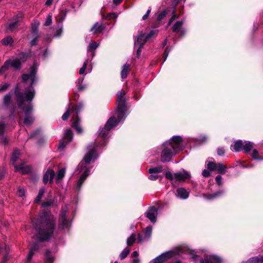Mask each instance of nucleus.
<instances>
[{"label":"nucleus","mask_w":263,"mask_h":263,"mask_svg":"<svg viewBox=\"0 0 263 263\" xmlns=\"http://www.w3.org/2000/svg\"><path fill=\"white\" fill-rule=\"evenodd\" d=\"M37 65L34 64L30 68L29 73H25L22 76V82L25 84L27 81H29L30 86L25 89L24 92L20 91V85L15 86L14 93L16 97V103L20 109L22 110L25 114L24 123L26 125L32 124L34 119L31 115L32 110L31 101L34 98L35 91L32 87V85L36 81V73Z\"/></svg>","instance_id":"nucleus-1"},{"label":"nucleus","mask_w":263,"mask_h":263,"mask_svg":"<svg viewBox=\"0 0 263 263\" xmlns=\"http://www.w3.org/2000/svg\"><path fill=\"white\" fill-rule=\"evenodd\" d=\"M184 148L182 138L179 136H174L170 140L164 142L160 147L155 149L156 154L161 152V160L162 162H169L172 157Z\"/></svg>","instance_id":"nucleus-2"},{"label":"nucleus","mask_w":263,"mask_h":263,"mask_svg":"<svg viewBox=\"0 0 263 263\" xmlns=\"http://www.w3.org/2000/svg\"><path fill=\"white\" fill-rule=\"evenodd\" d=\"M96 147L95 143H91L88 146L87 153L77 166V170L75 173L76 175H81L77 185L78 190H80L83 183L90 174V168L87 165L91 162L95 161L98 158Z\"/></svg>","instance_id":"nucleus-3"},{"label":"nucleus","mask_w":263,"mask_h":263,"mask_svg":"<svg viewBox=\"0 0 263 263\" xmlns=\"http://www.w3.org/2000/svg\"><path fill=\"white\" fill-rule=\"evenodd\" d=\"M55 226V220L47 212H44L39 221V226L36 228V237L40 241L48 240L52 235Z\"/></svg>","instance_id":"nucleus-4"},{"label":"nucleus","mask_w":263,"mask_h":263,"mask_svg":"<svg viewBox=\"0 0 263 263\" xmlns=\"http://www.w3.org/2000/svg\"><path fill=\"white\" fill-rule=\"evenodd\" d=\"M83 107L81 103L76 106L71 103H69L66 112L62 116V118L63 121L66 120L70 116H71L73 121L72 123V127H73L79 134L82 133L83 130L81 128L80 122V119L78 115Z\"/></svg>","instance_id":"nucleus-5"},{"label":"nucleus","mask_w":263,"mask_h":263,"mask_svg":"<svg viewBox=\"0 0 263 263\" xmlns=\"http://www.w3.org/2000/svg\"><path fill=\"white\" fill-rule=\"evenodd\" d=\"M184 254L191 255V257L194 259L196 257V256L193 253V252L190 249L185 248L177 247L173 250L162 253L151 260L149 263H163L176 255H183Z\"/></svg>","instance_id":"nucleus-6"},{"label":"nucleus","mask_w":263,"mask_h":263,"mask_svg":"<svg viewBox=\"0 0 263 263\" xmlns=\"http://www.w3.org/2000/svg\"><path fill=\"white\" fill-rule=\"evenodd\" d=\"M125 91L122 89L117 93V107L116 110V119L118 123L123 121L126 118V105L124 97Z\"/></svg>","instance_id":"nucleus-7"},{"label":"nucleus","mask_w":263,"mask_h":263,"mask_svg":"<svg viewBox=\"0 0 263 263\" xmlns=\"http://www.w3.org/2000/svg\"><path fill=\"white\" fill-rule=\"evenodd\" d=\"M119 123H118L116 118L113 116L111 117L107 121L105 126L101 130H99V139L102 141L103 143L100 144L98 143L99 145H103L105 143L106 140L108 138V135L109 131L113 127L116 126Z\"/></svg>","instance_id":"nucleus-8"},{"label":"nucleus","mask_w":263,"mask_h":263,"mask_svg":"<svg viewBox=\"0 0 263 263\" xmlns=\"http://www.w3.org/2000/svg\"><path fill=\"white\" fill-rule=\"evenodd\" d=\"M21 67V61L18 58L9 59L5 61L4 65L0 68V74L6 71L10 67L14 70L19 69Z\"/></svg>","instance_id":"nucleus-9"},{"label":"nucleus","mask_w":263,"mask_h":263,"mask_svg":"<svg viewBox=\"0 0 263 263\" xmlns=\"http://www.w3.org/2000/svg\"><path fill=\"white\" fill-rule=\"evenodd\" d=\"M68 208L67 205L62 208L60 215V227L62 229H68L70 226L71 223L66 217V213Z\"/></svg>","instance_id":"nucleus-10"},{"label":"nucleus","mask_w":263,"mask_h":263,"mask_svg":"<svg viewBox=\"0 0 263 263\" xmlns=\"http://www.w3.org/2000/svg\"><path fill=\"white\" fill-rule=\"evenodd\" d=\"M157 33V32L156 30H152L147 34H145V33H141L139 34L137 40L135 41V48H136L137 46L142 47L147 40Z\"/></svg>","instance_id":"nucleus-11"},{"label":"nucleus","mask_w":263,"mask_h":263,"mask_svg":"<svg viewBox=\"0 0 263 263\" xmlns=\"http://www.w3.org/2000/svg\"><path fill=\"white\" fill-rule=\"evenodd\" d=\"M191 177V174L184 170L174 174V181L176 182L184 181Z\"/></svg>","instance_id":"nucleus-12"},{"label":"nucleus","mask_w":263,"mask_h":263,"mask_svg":"<svg viewBox=\"0 0 263 263\" xmlns=\"http://www.w3.org/2000/svg\"><path fill=\"white\" fill-rule=\"evenodd\" d=\"M144 236H142V234L138 233V243H142L144 241H147L151 238L152 233V227H147L143 231Z\"/></svg>","instance_id":"nucleus-13"},{"label":"nucleus","mask_w":263,"mask_h":263,"mask_svg":"<svg viewBox=\"0 0 263 263\" xmlns=\"http://www.w3.org/2000/svg\"><path fill=\"white\" fill-rule=\"evenodd\" d=\"M190 190L183 187H179L176 190V196L181 199L185 200L188 198Z\"/></svg>","instance_id":"nucleus-14"},{"label":"nucleus","mask_w":263,"mask_h":263,"mask_svg":"<svg viewBox=\"0 0 263 263\" xmlns=\"http://www.w3.org/2000/svg\"><path fill=\"white\" fill-rule=\"evenodd\" d=\"M157 215V209L154 206L149 208L145 213L146 217L148 218L151 222H155L156 221V216Z\"/></svg>","instance_id":"nucleus-15"},{"label":"nucleus","mask_w":263,"mask_h":263,"mask_svg":"<svg viewBox=\"0 0 263 263\" xmlns=\"http://www.w3.org/2000/svg\"><path fill=\"white\" fill-rule=\"evenodd\" d=\"M15 171L20 172L23 174H27L29 173L31 171V167L27 165H25L24 163H21L19 165H14Z\"/></svg>","instance_id":"nucleus-16"},{"label":"nucleus","mask_w":263,"mask_h":263,"mask_svg":"<svg viewBox=\"0 0 263 263\" xmlns=\"http://www.w3.org/2000/svg\"><path fill=\"white\" fill-rule=\"evenodd\" d=\"M220 261V258L217 256L206 255L204 257V260H201L200 263H219Z\"/></svg>","instance_id":"nucleus-17"},{"label":"nucleus","mask_w":263,"mask_h":263,"mask_svg":"<svg viewBox=\"0 0 263 263\" xmlns=\"http://www.w3.org/2000/svg\"><path fill=\"white\" fill-rule=\"evenodd\" d=\"M54 176V172L52 170L48 169L44 175V183L46 184L48 182L49 180L50 181V183H52L53 182V179Z\"/></svg>","instance_id":"nucleus-18"},{"label":"nucleus","mask_w":263,"mask_h":263,"mask_svg":"<svg viewBox=\"0 0 263 263\" xmlns=\"http://www.w3.org/2000/svg\"><path fill=\"white\" fill-rule=\"evenodd\" d=\"M105 28V26L102 22H97L91 28V31L93 32V33H101Z\"/></svg>","instance_id":"nucleus-19"},{"label":"nucleus","mask_w":263,"mask_h":263,"mask_svg":"<svg viewBox=\"0 0 263 263\" xmlns=\"http://www.w3.org/2000/svg\"><path fill=\"white\" fill-rule=\"evenodd\" d=\"M183 21H177L174 25L172 30L174 32H178L181 31V34L183 35L185 33V30L183 29H181V27L183 25Z\"/></svg>","instance_id":"nucleus-20"},{"label":"nucleus","mask_w":263,"mask_h":263,"mask_svg":"<svg viewBox=\"0 0 263 263\" xmlns=\"http://www.w3.org/2000/svg\"><path fill=\"white\" fill-rule=\"evenodd\" d=\"M22 16H23L22 14L20 13L16 16V18H15L14 21L10 22V23L9 24V27H8V29L10 31H13L15 29L18 22L20 21V20L22 17Z\"/></svg>","instance_id":"nucleus-21"},{"label":"nucleus","mask_w":263,"mask_h":263,"mask_svg":"<svg viewBox=\"0 0 263 263\" xmlns=\"http://www.w3.org/2000/svg\"><path fill=\"white\" fill-rule=\"evenodd\" d=\"M129 70L130 65L129 64L126 63L122 67V69L121 71V77L122 79H124L127 77L128 72L129 71Z\"/></svg>","instance_id":"nucleus-22"},{"label":"nucleus","mask_w":263,"mask_h":263,"mask_svg":"<svg viewBox=\"0 0 263 263\" xmlns=\"http://www.w3.org/2000/svg\"><path fill=\"white\" fill-rule=\"evenodd\" d=\"M39 248H40V247H39V245L38 243H35L32 246V247L30 249L29 254H28L27 258H26V259L28 261H29L31 260V259L33 256L34 252L35 251H36L38 249H39Z\"/></svg>","instance_id":"nucleus-23"},{"label":"nucleus","mask_w":263,"mask_h":263,"mask_svg":"<svg viewBox=\"0 0 263 263\" xmlns=\"http://www.w3.org/2000/svg\"><path fill=\"white\" fill-rule=\"evenodd\" d=\"M12 104V97L10 93L4 96L3 98V105L5 107H9Z\"/></svg>","instance_id":"nucleus-24"},{"label":"nucleus","mask_w":263,"mask_h":263,"mask_svg":"<svg viewBox=\"0 0 263 263\" xmlns=\"http://www.w3.org/2000/svg\"><path fill=\"white\" fill-rule=\"evenodd\" d=\"M243 143L241 140H237L234 142L233 150L239 152L242 150Z\"/></svg>","instance_id":"nucleus-25"},{"label":"nucleus","mask_w":263,"mask_h":263,"mask_svg":"<svg viewBox=\"0 0 263 263\" xmlns=\"http://www.w3.org/2000/svg\"><path fill=\"white\" fill-rule=\"evenodd\" d=\"M13 39L10 36H7L1 41L2 44L4 46H12L13 44Z\"/></svg>","instance_id":"nucleus-26"},{"label":"nucleus","mask_w":263,"mask_h":263,"mask_svg":"<svg viewBox=\"0 0 263 263\" xmlns=\"http://www.w3.org/2000/svg\"><path fill=\"white\" fill-rule=\"evenodd\" d=\"M253 147V143L249 141H245L243 143L242 150L245 151L246 153H248L250 152Z\"/></svg>","instance_id":"nucleus-27"},{"label":"nucleus","mask_w":263,"mask_h":263,"mask_svg":"<svg viewBox=\"0 0 263 263\" xmlns=\"http://www.w3.org/2000/svg\"><path fill=\"white\" fill-rule=\"evenodd\" d=\"M20 156V152L17 149L14 150V152H13V153L12 154V156H11V161L12 162V164L14 166L15 165V163L17 160V159H18Z\"/></svg>","instance_id":"nucleus-28"},{"label":"nucleus","mask_w":263,"mask_h":263,"mask_svg":"<svg viewBox=\"0 0 263 263\" xmlns=\"http://www.w3.org/2000/svg\"><path fill=\"white\" fill-rule=\"evenodd\" d=\"M227 166L223 164L219 163L217 164L216 170L217 172L220 174H225L227 172Z\"/></svg>","instance_id":"nucleus-29"},{"label":"nucleus","mask_w":263,"mask_h":263,"mask_svg":"<svg viewBox=\"0 0 263 263\" xmlns=\"http://www.w3.org/2000/svg\"><path fill=\"white\" fill-rule=\"evenodd\" d=\"M73 137V134L71 130L67 129L64 135V139L66 140L67 142H70Z\"/></svg>","instance_id":"nucleus-30"},{"label":"nucleus","mask_w":263,"mask_h":263,"mask_svg":"<svg viewBox=\"0 0 263 263\" xmlns=\"http://www.w3.org/2000/svg\"><path fill=\"white\" fill-rule=\"evenodd\" d=\"M206 168L211 171H214L216 170L217 168V163L212 161H207L206 162Z\"/></svg>","instance_id":"nucleus-31"},{"label":"nucleus","mask_w":263,"mask_h":263,"mask_svg":"<svg viewBox=\"0 0 263 263\" xmlns=\"http://www.w3.org/2000/svg\"><path fill=\"white\" fill-rule=\"evenodd\" d=\"M136 240V235L133 233L127 239L126 243L128 246H132Z\"/></svg>","instance_id":"nucleus-32"},{"label":"nucleus","mask_w":263,"mask_h":263,"mask_svg":"<svg viewBox=\"0 0 263 263\" xmlns=\"http://www.w3.org/2000/svg\"><path fill=\"white\" fill-rule=\"evenodd\" d=\"M54 202V199L50 195L49 199H47L45 201L42 203V206L46 207L52 205Z\"/></svg>","instance_id":"nucleus-33"},{"label":"nucleus","mask_w":263,"mask_h":263,"mask_svg":"<svg viewBox=\"0 0 263 263\" xmlns=\"http://www.w3.org/2000/svg\"><path fill=\"white\" fill-rule=\"evenodd\" d=\"M65 174V169L62 168L60 169L57 173L56 179L59 181L63 179Z\"/></svg>","instance_id":"nucleus-34"},{"label":"nucleus","mask_w":263,"mask_h":263,"mask_svg":"<svg viewBox=\"0 0 263 263\" xmlns=\"http://www.w3.org/2000/svg\"><path fill=\"white\" fill-rule=\"evenodd\" d=\"M44 193H45L44 188H43V187L41 188L39 190V194H38L36 198L34 199L35 203H37L41 201L42 198L43 196Z\"/></svg>","instance_id":"nucleus-35"},{"label":"nucleus","mask_w":263,"mask_h":263,"mask_svg":"<svg viewBox=\"0 0 263 263\" xmlns=\"http://www.w3.org/2000/svg\"><path fill=\"white\" fill-rule=\"evenodd\" d=\"M162 167L161 166H159L154 168H151L148 170V173L149 174H157L158 173H160L162 172Z\"/></svg>","instance_id":"nucleus-36"},{"label":"nucleus","mask_w":263,"mask_h":263,"mask_svg":"<svg viewBox=\"0 0 263 263\" xmlns=\"http://www.w3.org/2000/svg\"><path fill=\"white\" fill-rule=\"evenodd\" d=\"M99 46V44L95 42H91L89 43L88 47V52L95 50Z\"/></svg>","instance_id":"nucleus-37"},{"label":"nucleus","mask_w":263,"mask_h":263,"mask_svg":"<svg viewBox=\"0 0 263 263\" xmlns=\"http://www.w3.org/2000/svg\"><path fill=\"white\" fill-rule=\"evenodd\" d=\"M25 190L24 187L19 186L17 189V195L20 197H24L25 196Z\"/></svg>","instance_id":"nucleus-38"},{"label":"nucleus","mask_w":263,"mask_h":263,"mask_svg":"<svg viewBox=\"0 0 263 263\" xmlns=\"http://www.w3.org/2000/svg\"><path fill=\"white\" fill-rule=\"evenodd\" d=\"M130 252V250L127 248L124 249L120 254V258L121 259H124Z\"/></svg>","instance_id":"nucleus-39"},{"label":"nucleus","mask_w":263,"mask_h":263,"mask_svg":"<svg viewBox=\"0 0 263 263\" xmlns=\"http://www.w3.org/2000/svg\"><path fill=\"white\" fill-rule=\"evenodd\" d=\"M50 252L49 250L47 251L45 254V259L46 262L48 263H51L54 260V258L51 255H50Z\"/></svg>","instance_id":"nucleus-40"},{"label":"nucleus","mask_w":263,"mask_h":263,"mask_svg":"<svg viewBox=\"0 0 263 263\" xmlns=\"http://www.w3.org/2000/svg\"><path fill=\"white\" fill-rule=\"evenodd\" d=\"M259 262V258L258 257H253L250 258L246 262H242V263H258Z\"/></svg>","instance_id":"nucleus-41"},{"label":"nucleus","mask_w":263,"mask_h":263,"mask_svg":"<svg viewBox=\"0 0 263 263\" xmlns=\"http://www.w3.org/2000/svg\"><path fill=\"white\" fill-rule=\"evenodd\" d=\"M68 142H67L66 140H65L64 139L63 141H61L59 143V149L60 151L63 150L66 147Z\"/></svg>","instance_id":"nucleus-42"},{"label":"nucleus","mask_w":263,"mask_h":263,"mask_svg":"<svg viewBox=\"0 0 263 263\" xmlns=\"http://www.w3.org/2000/svg\"><path fill=\"white\" fill-rule=\"evenodd\" d=\"M10 86V84L6 83L0 85V92L5 91Z\"/></svg>","instance_id":"nucleus-43"},{"label":"nucleus","mask_w":263,"mask_h":263,"mask_svg":"<svg viewBox=\"0 0 263 263\" xmlns=\"http://www.w3.org/2000/svg\"><path fill=\"white\" fill-rule=\"evenodd\" d=\"M258 151L256 149H253V152L252 153V157H253V158H254V159H256V160H258L263 159V158L258 157Z\"/></svg>","instance_id":"nucleus-44"},{"label":"nucleus","mask_w":263,"mask_h":263,"mask_svg":"<svg viewBox=\"0 0 263 263\" xmlns=\"http://www.w3.org/2000/svg\"><path fill=\"white\" fill-rule=\"evenodd\" d=\"M222 194H223V192L222 191H218V192H216V193H215V194H214L213 195L209 196L207 198L209 199H213L214 198H216V197L220 196Z\"/></svg>","instance_id":"nucleus-45"},{"label":"nucleus","mask_w":263,"mask_h":263,"mask_svg":"<svg viewBox=\"0 0 263 263\" xmlns=\"http://www.w3.org/2000/svg\"><path fill=\"white\" fill-rule=\"evenodd\" d=\"M52 23V15L50 14L48 15L46 17V21L44 25L46 26H49Z\"/></svg>","instance_id":"nucleus-46"},{"label":"nucleus","mask_w":263,"mask_h":263,"mask_svg":"<svg viewBox=\"0 0 263 263\" xmlns=\"http://www.w3.org/2000/svg\"><path fill=\"white\" fill-rule=\"evenodd\" d=\"M87 62H88V61L86 60L84 63L82 67L80 68V69L79 70V73L80 74H83L85 72V70L86 69V67H87Z\"/></svg>","instance_id":"nucleus-47"},{"label":"nucleus","mask_w":263,"mask_h":263,"mask_svg":"<svg viewBox=\"0 0 263 263\" xmlns=\"http://www.w3.org/2000/svg\"><path fill=\"white\" fill-rule=\"evenodd\" d=\"M166 13L167 12L166 11H163L161 12L158 16L157 20L158 21H161L166 16Z\"/></svg>","instance_id":"nucleus-48"},{"label":"nucleus","mask_w":263,"mask_h":263,"mask_svg":"<svg viewBox=\"0 0 263 263\" xmlns=\"http://www.w3.org/2000/svg\"><path fill=\"white\" fill-rule=\"evenodd\" d=\"M207 140V137L205 136H203L202 137H200L199 139L196 140V142L197 143L201 144L203 142H205Z\"/></svg>","instance_id":"nucleus-49"},{"label":"nucleus","mask_w":263,"mask_h":263,"mask_svg":"<svg viewBox=\"0 0 263 263\" xmlns=\"http://www.w3.org/2000/svg\"><path fill=\"white\" fill-rule=\"evenodd\" d=\"M165 177L171 180H174V175L173 176L170 172H166Z\"/></svg>","instance_id":"nucleus-50"},{"label":"nucleus","mask_w":263,"mask_h":263,"mask_svg":"<svg viewBox=\"0 0 263 263\" xmlns=\"http://www.w3.org/2000/svg\"><path fill=\"white\" fill-rule=\"evenodd\" d=\"M215 180L216 183L219 185H221L222 184V177L220 175H218L216 177Z\"/></svg>","instance_id":"nucleus-51"},{"label":"nucleus","mask_w":263,"mask_h":263,"mask_svg":"<svg viewBox=\"0 0 263 263\" xmlns=\"http://www.w3.org/2000/svg\"><path fill=\"white\" fill-rule=\"evenodd\" d=\"M148 178L151 180H156L158 178V176L156 174H150Z\"/></svg>","instance_id":"nucleus-52"},{"label":"nucleus","mask_w":263,"mask_h":263,"mask_svg":"<svg viewBox=\"0 0 263 263\" xmlns=\"http://www.w3.org/2000/svg\"><path fill=\"white\" fill-rule=\"evenodd\" d=\"M170 51V50H168V48H166L165 49V50L164 52V53H163V58L164 59L163 62H164L166 61V60L168 57V55L169 54Z\"/></svg>","instance_id":"nucleus-53"},{"label":"nucleus","mask_w":263,"mask_h":263,"mask_svg":"<svg viewBox=\"0 0 263 263\" xmlns=\"http://www.w3.org/2000/svg\"><path fill=\"white\" fill-rule=\"evenodd\" d=\"M8 248L6 245L4 246V248H0V253L3 252L4 254H7L8 253Z\"/></svg>","instance_id":"nucleus-54"},{"label":"nucleus","mask_w":263,"mask_h":263,"mask_svg":"<svg viewBox=\"0 0 263 263\" xmlns=\"http://www.w3.org/2000/svg\"><path fill=\"white\" fill-rule=\"evenodd\" d=\"M5 125L0 123V135H3L5 132Z\"/></svg>","instance_id":"nucleus-55"},{"label":"nucleus","mask_w":263,"mask_h":263,"mask_svg":"<svg viewBox=\"0 0 263 263\" xmlns=\"http://www.w3.org/2000/svg\"><path fill=\"white\" fill-rule=\"evenodd\" d=\"M202 174L205 177H209L211 175L210 172L206 170H204L202 171Z\"/></svg>","instance_id":"nucleus-56"},{"label":"nucleus","mask_w":263,"mask_h":263,"mask_svg":"<svg viewBox=\"0 0 263 263\" xmlns=\"http://www.w3.org/2000/svg\"><path fill=\"white\" fill-rule=\"evenodd\" d=\"M117 15L116 13H109L107 16V18L108 19H115L117 18Z\"/></svg>","instance_id":"nucleus-57"},{"label":"nucleus","mask_w":263,"mask_h":263,"mask_svg":"<svg viewBox=\"0 0 263 263\" xmlns=\"http://www.w3.org/2000/svg\"><path fill=\"white\" fill-rule=\"evenodd\" d=\"M224 149L223 148H218L217 149V154L219 156H222L224 154Z\"/></svg>","instance_id":"nucleus-58"},{"label":"nucleus","mask_w":263,"mask_h":263,"mask_svg":"<svg viewBox=\"0 0 263 263\" xmlns=\"http://www.w3.org/2000/svg\"><path fill=\"white\" fill-rule=\"evenodd\" d=\"M62 32V28H59L56 31L54 36L55 37L59 36L61 34Z\"/></svg>","instance_id":"nucleus-59"},{"label":"nucleus","mask_w":263,"mask_h":263,"mask_svg":"<svg viewBox=\"0 0 263 263\" xmlns=\"http://www.w3.org/2000/svg\"><path fill=\"white\" fill-rule=\"evenodd\" d=\"M151 9L149 8L147 10V12H146V14H144V15L143 16V17H142V19H143V20H145L146 19H147V17L148 16V15H149V13H150V12H151Z\"/></svg>","instance_id":"nucleus-60"},{"label":"nucleus","mask_w":263,"mask_h":263,"mask_svg":"<svg viewBox=\"0 0 263 263\" xmlns=\"http://www.w3.org/2000/svg\"><path fill=\"white\" fill-rule=\"evenodd\" d=\"M142 47L141 46H137L136 48H137V57L139 58L141 55V48Z\"/></svg>","instance_id":"nucleus-61"},{"label":"nucleus","mask_w":263,"mask_h":263,"mask_svg":"<svg viewBox=\"0 0 263 263\" xmlns=\"http://www.w3.org/2000/svg\"><path fill=\"white\" fill-rule=\"evenodd\" d=\"M5 173V170L3 168H0V179L4 176Z\"/></svg>","instance_id":"nucleus-62"},{"label":"nucleus","mask_w":263,"mask_h":263,"mask_svg":"<svg viewBox=\"0 0 263 263\" xmlns=\"http://www.w3.org/2000/svg\"><path fill=\"white\" fill-rule=\"evenodd\" d=\"M86 88V86L85 85H80L79 87H78V89L79 90H83L84 89H85V88Z\"/></svg>","instance_id":"nucleus-63"},{"label":"nucleus","mask_w":263,"mask_h":263,"mask_svg":"<svg viewBox=\"0 0 263 263\" xmlns=\"http://www.w3.org/2000/svg\"><path fill=\"white\" fill-rule=\"evenodd\" d=\"M133 263H140V260L138 258H136L133 260Z\"/></svg>","instance_id":"nucleus-64"}]
</instances>
